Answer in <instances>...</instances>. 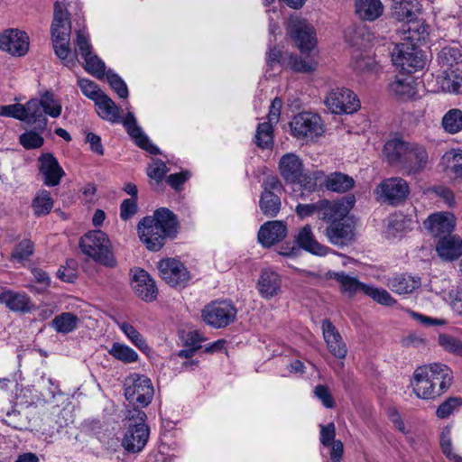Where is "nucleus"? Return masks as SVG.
I'll return each instance as SVG.
<instances>
[{
	"mask_svg": "<svg viewBox=\"0 0 462 462\" xmlns=\"http://www.w3.org/2000/svg\"><path fill=\"white\" fill-rule=\"evenodd\" d=\"M178 221L172 211L166 208L155 210L153 216L141 219L137 226L140 240L146 248L158 252L165 245L168 237L175 236Z\"/></svg>",
	"mask_w": 462,
	"mask_h": 462,
	"instance_id": "1",
	"label": "nucleus"
},
{
	"mask_svg": "<svg viewBox=\"0 0 462 462\" xmlns=\"http://www.w3.org/2000/svg\"><path fill=\"white\" fill-rule=\"evenodd\" d=\"M383 154L390 164L399 166L407 175L422 172L429 163V153L424 145L399 138L386 142Z\"/></svg>",
	"mask_w": 462,
	"mask_h": 462,
	"instance_id": "2",
	"label": "nucleus"
},
{
	"mask_svg": "<svg viewBox=\"0 0 462 462\" xmlns=\"http://www.w3.org/2000/svg\"><path fill=\"white\" fill-rule=\"evenodd\" d=\"M94 103L97 107V114L102 119L110 123L122 122L127 134L140 148L151 154L156 155L160 153L159 148L151 143L147 135L142 131V128L137 125L133 113L129 112L125 118L121 119L119 106L106 93Z\"/></svg>",
	"mask_w": 462,
	"mask_h": 462,
	"instance_id": "3",
	"label": "nucleus"
},
{
	"mask_svg": "<svg viewBox=\"0 0 462 462\" xmlns=\"http://www.w3.org/2000/svg\"><path fill=\"white\" fill-rule=\"evenodd\" d=\"M146 413L141 409H128L125 414L127 430L122 440V446L127 452L138 453L146 445L150 430L145 424Z\"/></svg>",
	"mask_w": 462,
	"mask_h": 462,
	"instance_id": "4",
	"label": "nucleus"
},
{
	"mask_svg": "<svg viewBox=\"0 0 462 462\" xmlns=\"http://www.w3.org/2000/svg\"><path fill=\"white\" fill-rule=\"evenodd\" d=\"M79 247L82 253L99 264L109 268L116 265L111 242L107 235L101 230L86 233L79 239Z\"/></svg>",
	"mask_w": 462,
	"mask_h": 462,
	"instance_id": "5",
	"label": "nucleus"
},
{
	"mask_svg": "<svg viewBox=\"0 0 462 462\" xmlns=\"http://www.w3.org/2000/svg\"><path fill=\"white\" fill-rule=\"evenodd\" d=\"M393 64L402 73L411 74L424 68L426 60L419 45L401 42L392 51Z\"/></svg>",
	"mask_w": 462,
	"mask_h": 462,
	"instance_id": "6",
	"label": "nucleus"
},
{
	"mask_svg": "<svg viewBox=\"0 0 462 462\" xmlns=\"http://www.w3.org/2000/svg\"><path fill=\"white\" fill-rule=\"evenodd\" d=\"M154 394L150 378L143 374H132L125 381V396L135 409L148 406Z\"/></svg>",
	"mask_w": 462,
	"mask_h": 462,
	"instance_id": "7",
	"label": "nucleus"
},
{
	"mask_svg": "<svg viewBox=\"0 0 462 462\" xmlns=\"http://www.w3.org/2000/svg\"><path fill=\"white\" fill-rule=\"evenodd\" d=\"M237 315V309L231 300H214L207 304L202 311V320L214 328H224L232 324Z\"/></svg>",
	"mask_w": 462,
	"mask_h": 462,
	"instance_id": "8",
	"label": "nucleus"
},
{
	"mask_svg": "<svg viewBox=\"0 0 462 462\" xmlns=\"http://www.w3.org/2000/svg\"><path fill=\"white\" fill-rule=\"evenodd\" d=\"M266 62L270 67L280 64L282 68H289L300 73H310L318 67V60L312 54L300 58L290 52H282L277 48L270 50L267 53Z\"/></svg>",
	"mask_w": 462,
	"mask_h": 462,
	"instance_id": "9",
	"label": "nucleus"
},
{
	"mask_svg": "<svg viewBox=\"0 0 462 462\" xmlns=\"http://www.w3.org/2000/svg\"><path fill=\"white\" fill-rule=\"evenodd\" d=\"M288 32L301 54L310 52L317 44L315 29L305 19L291 17Z\"/></svg>",
	"mask_w": 462,
	"mask_h": 462,
	"instance_id": "10",
	"label": "nucleus"
},
{
	"mask_svg": "<svg viewBox=\"0 0 462 462\" xmlns=\"http://www.w3.org/2000/svg\"><path fill=\"white\" fill-rule=\"evenodd\" d=\"M327 107L334 114H352L360 107L356 95L350 89L337 88L331 89L325 99Z\"/></svg>",
	"mask_w": 462,
	"mask_h": 462,
	"instance_id": "11",
	"label": "nucleus"
},
{
	"mask_svg": "<svg viewBox=\"0 0 462 462\" xmlns=\"http://www.w3.org/2000/svg\"><path fill=\"white\" fill-rule=\"evenodd\" d=\"M290 126L292 135L297 138L312 140L324 132L320 116L309 112L296 115L291 121Z\"/></svg>",
	"mask_w": 462,
	"mask_h": 462,
	"instance_id": "12",
	"label": "nucleus"
},
{
	"mask_svg": "<svg viewBox=\"0 0 462 462\" xmlns=\"http://www.w3.org/2000/svg\"><path fill=\"white\" fill-rule=\"evenodd\" d=\"M356 203V198L350 194L337 200L320 199L319 218L329 223L343 220Z\"/></svg>",
	"mask_w": 462,
	"mask_h": 462,
	"instance_id": "13",
	"label": "nucleus"
},
{
	"mask_svg": "<svg viewBox=\"0 0 462 462\" xmlns=\"http://www.w3.org/2000/svg\"><path fill=\"white\" fill-rule=\"evenodd\" d=\"M158 270L161 278L171 287H185L190 279L187 267L175 258L162 259Z\"/></svg>",
	"mask_w": 462,
	"mask_h": 462,
	"instance_id": "14",
	"label": "nucleus"
},
{
	"mask_svg": "<svg viewBox=\"0 0 462 462\" xmlns=\"http://www.w3.org/2000/svg\"><path fill=\"white\" fill-rule=\"evenodd\" d=\"M377 190L389 204L397 206L406 200L410 193V187L402 178L393 177L383 180Z\"/></svg>",
	"mask_w": 462,
	"mask_h": 462,
	"instance_id": "15",
	"label": "nucleus"
},
{
	"mask_svg": "<svg viewBox=\"0 0 462 462\" xmlns=\"http://www.w3.org/2000/svg\"><path fill=\"white\" fill-rule=\"evenodd\" d=\"M0 49L13 56H23L29 50V37L17 29L5 30L0 34Z\"/></svg>",
	"mask_w": 462,
	"mask_h": 462,
	"instance_id": "16",
	"label": "nucleus"
},
{
	"mask_svg": "<svg viewBox=\"0 0 462 462\" xmlns=\"http://www.w3.org/2000/svg\"><path fill=\"white\" fill-rule=\"evenodd\" d=\"M38 169L43 177L44 184L49 187L59 185L65 175L58 160L51 152L42 153L38 158Z\"/></svg>",
	"mask_w": 462,
	"mask_h": 462,
	"instance_id": "17",
	"label": "nucleus"
},
{
	"mask_svg": "<svg viewBox=\"0 0 462 462\" xmlns=\"http://www.w3.org/2000/svg\"><path fill=\"white\" fill-rule=\"evenodd\" d=\"M456 221L453 214L448 212H439L431 214L424 222V226L435 237L452 236Z\"/></svg>",
	"mask_w": 462,
	"mask_h": 462,
	"instance_id": "18",
	"label": "nucleus"
},
{
	"mask_svg": "<svg viewBox=\"0 0 462 462\" xmlns=\"http://www.w3.org/2000/svg\"><path fill=\"white\" fill-rule=\"evenodd\" d=\"M325 234L331 244L339 246L347 245L354 238V226L346 217L343 220L331 223Z\"/></svg>",
	"mask_w": 462,
	"mask_h": 462,
	"instance_id": "19",
	"label": "nucleus"
},
{
	"mask_svg": "<svg viewBox=\"0 0 462 462\" xmlns=\"http://www.w3.org/2000/svg\"><path fill=\"white\" fill-rule=\"evenodd\" d=\"M132 287L135 294L146 302L153 301L157 297L158 290L155 282L143 269L135 271L132 280Z\"/></svg>",
	"mask_w": 462,
	"mask_h": 462,
	"instance_id": "20",
	"label": "nucleus"
},
{
	"mask_svg": "<svg viewBox=\"0 0 462 462\" xmlns=\"http://www.w3.org/2000/svg\"><path fill=\"white\" fill-rule=\"evenodd\" d=\"M321 328L328 351L335 357L344 359L347 354V347L337 328L328 319L322 321Z\"/></svg>",
	"mask_w": 462,
	"mask_h": 462,
	"instance_id": "21",
	"label": "nucleus"
},
{
	"mask_svg": "<svg viewBox=\"0 0 462 462\" xmlns=\"http://www.w3.org/2000/svg\"><path fill=\"white\" fill-rule=\"evenodd\" d=\"M287 236V226L284 222L268 221L261 226L258 231V241L264 247H271L282 241Z\"/></svg>",
	"mask_w": 462,
	"mask_h": 462,
	"instance_id": "22",
	"label": "nucleus"
},
{
	"mask_svg": "<svg viewBox=\"0 0 462 462\" xmlns=\"http://www.w3.org/2000/svg\"><path fill=\"white\" fill-rule=\"evenodd\" d=\"M430 374V380L433 384L435 393L440 396L448 391L453 383L451 369L443 364H430L426 365Z\"/></svg>",
	"mask_w": 462,
	"mask_h": 462,
	"instance_id": "23",
	"label": "nucleus"
},
{
	"mask_svg": "<svg viewBox=\"0 0 462 462\" xmlns=\"http://www.w3.org/2000/svg\"><path fill=\"white\" fill-rule=\"evenodd\" d=\"M279 171L286 183H296L303 174V162L298 155L289 152L280 159Z\"/></svg>",
	"mask_w": 462,
	"mask_h": 462,
	"instance_id": "24",
	"label": "nucleus"
},
{
	"mask_svg": "<svg viewBox=\"0 0 462 462\" xmlns=\"http://www.w3.org/2000/svg\"><path fill=\"white\" fill-rule=\"evenodd\" d=\"M324 176L322 171L303 173L292 189V196L296 199L307 200L310 194L318 190V180Z\"/></svg>",
	"mask_w": 462,
	"mask_h": 462,
	"instance_id": "25",
	"label": "nucleus"
},
{
	"mask_svg": "<svg viewBox=\"0 0 462 462\" xmlns=\"http://www.w3.org/2000/svg\"><path fill=\"white\" fill-rule=\"evenodd\" d=\"M436 251L445 261H454L462 255V239L458 236H444L436 245Z\"/></svg>",
	"mask_w": 462,
	"mask_h": 462,
	"instance_id": "26",
	"label": "nucleus"
},
{
	"mask_svg": "<svg viewBox=\"0 0 462 462\" xmlns=\"http://www.w3.org/2000/svg\"><path fill=\"white\" fill-rule=\"evenodd\" d=\"M326 277L328 279L336 280L339 283L341 291L348 297H354L358 292L365 294V288H367L368 285L361 282L356 277L348 275L345 272L328 271L326 273Z\"/></svg>",
	"mask_w": 462,
	"mask_h": 462,
	"instance_id": "27",
	"label": "nucleus"
},
{
	"mask_svg": "<svg viewBox=\"0 0 462 462\" xmlns=\"http://www.w3.org/2000/svg\"><path fill=\"white\" fill-rule=\"evenodd\" d=\"M24 113L23 121L32 125L35 130L43 133L47 129L48 119L45 113L42 110L38 99H31L23 105Z\"/></svg>",
	"mask_w": 462,
	"mask_h": 462,
	"instance_id": "28",
	"label": "nucleus"
},
{
	"mask_svg": "<svg viewBox=\"0 0 462 462\" xmlns=\"http://www.w3.org/2000/svg\"><path fill=\"white\" fill-rule=\"evenodd\" d=\"M412 385L413 391L419 398L434 399L439 397L438 394L435 393L426 365L420 366L415 370Z\"/></svg>",
	"mask_w": 462,
	"mask_h": 462,
	"instance_id": "29",
	"label": "nucleus"
},
{
	"mask_svg": "<svg viewBox=\"0 0 462 462\" xmlns=\"http://www.w3.org/2000/svg\"><path fill=\"white\" fill-rule=\"evenodd\" d=\"M282 280L280 275L271 270L264 269L258 280V290L264 299H271L276 296L281 291Z\"/></svg>",
	"mask_w": 462,
	"mask_h": 462,
	"instance_id": "30",
	"label": "nucleus"
},
{
	"mask_svg": "<svg viewBox=\"0 0 462 462\" xmlns=\"http://www.w3.org/2000/svg\"><path fill=\"white\" fill-rule=\"evenodd\" d=\"M0 304L5 305L13 311L30 312L32 305L25 293L15 292L10 290L0 293Z\"/></svg>",
	"mask_w": 462,
	"mask_h": 462,
	"instance_id": "31",
	"label": "nucleus"
},
{
	"mask_svg": "<svg viewBox=\"0 0 462 462\" xmlns=\"http://www.w3.org/2000/svg\"><path fill=\"white\" fill-rule=\"evenodd\" d=\"M298 245L312 254L323 256L328 254V247L317 242L309 225L303 226L296 236Z\"/></svg>",
	"mask_w": 462,
	"mask_h": 462,
	"instance_id": "32",
	"label": "nucleus"
},
{
	"mask_svg": "<svg viewBox=\"0 0 462 462\" xmlns=\"http://www.w3.org/2000/svg\"><path fill=\"white\" fill-rule=\"evenodd\" d=\"M324 187L332 192L345 193L355 186V180L343 172L334 171L325 176Z\"/></svg>",
	"mask_w": 462,
	"mask_h": 462,
	"instance_id": "33",
	"label": "nucleus"
},
{
	"mask_svg": "<svg viewBox=\"0 0 462 462\" xmlns=\"http://www.w3.org/2000/svg\"><path fill=\"white\" fill-rule=\"evenodd\" d=\"M51 34H60L61 32H71L70 14L66 6L57 1L54 4L53 20L51 23Z\"/></svg>",
	"mask_w": 462,
	"mask_h": 462,
	"instance_id": "34",
	"label": "nucleus"
},
{
	"mask_svg": "<svg viewBox=\"0 0 462 462\" xmlns=\"http://www.w3.org/2000/svg\"><path fill=\"white\" fill-rule=\"evenodd\" d=\"M355 6L356 14L365 21H374L383 12L381 0H356Z\"/></svg>",
	"mask_w": 462,
	"mask_h": 462,
	"instance_id": "35",
	"label": "nucleus"
},
{
	"mask_svg": "<svg viewBox=\"0 0 462 462\" xmlns=\"http://www.w3.org/2000/svg\"><path fill=\"white\" fill-rule=\"evenodd\" d=\"M388 287L398 294L411 293L420 285V279L410 275L398 274L388 280Z\"/></svg>",
	"mask_w": 462,
	"mask_h": 462,
	"instance_id": "36",
	"label": "nucleus"
},
{
	"mask_svg": "<svg viewBox=\"0 0 462 462\" xmlns=\"http://www.w3.org/2000/svg\"><path fill=\"white\" fill-rule=\"evenodd\" d=\"M79 318L72 312H62L51 322V328L60 334H69L78 328Z\"/></svg>",
	"mask_w": 462,
	"mask_h": 462,
	"instance_id": "37",
	"label": "nucleus"
},
{
	"mask_svg": "<svg viewBox=\"0 0 462 462\" xmlns=\"http://www.w3.org/2000/svg\"><path fill=\"white\" fill-rule=\"evenodd\" d=\"M446 171L451 173L455 179L462 180V150L452 149L445 152L442 157Z\"/></svg>",
	"mask_w": 462,
	"mask_h": 462,
	"instance_id": "38",
	"label": "nucleus"
},
{
	"mask_svg": "<svg viewBox=\"0 0 462 462\" xmlns=\"http://www.w3.org/2000/svg\"><path fill=\"white\" fill-rule=\"evenodd\" d=\"M406 36L403 42L413 43L420 46L421 42H425L429 36V26L424 23L413 21L407 24L405 30Z\"/></svg>",
	"mask_w": 462,
	"mask_h": 462,
	"instance_id": "39",
	"label": "nucleus"
},
{
	"mask_svg": "<svg viewBox=\"0 0 462 462\" xmlns=\"http://www.w3.org/2000/svg\"><path fill=\"white\" fill-rule=\"evenodd\" d=\"M273 125L263 122L257 125L254 135V143L261 149H271L273 145Z\"/></svg>",
	"mask_w": 462,
	"mask_h": 462,
	"instance_id": "40",
	"label": "nucleus"
},
{
	"mask_svg": "<svg viewBox=\"0 0 462 462\" xmlns=\"http://www.w3.org/2000/svg\"><path fill=\"white\" fill-rule=\"evenodd\" d=\"M281 199L275 193L262 192L259 207L263 214L268 217H274L280 212Z\"/></svg>",
	"mask_w": 462,
	"mask_h": 462,
	"instance_id": "41",
	"label": "nucleus"
},
{
	"mask_svg": "<svg viewBox=\"0 0 462 462\" xmlns=\"http://www.w3.org/2000/svg\"><path fill=\"white\" fill-rule=\"evenodd\" d=\"M441 125L445 132L455 134L462 131V110L452 108L442 117Z\"/></svg>",
	"mask_w": 462,
	"mask_h": 462,
	"instance_id": "42",
	"label": "nucleus"
},
{
	"mask_svg": "<svg viewBox=\"0 0 462 462\" xmlns=\"http://www.w3.org/2000/svg\"><path fill=\"white\" fill-rule=\"evenodd\" d=\"M38 103L46 116L57 118L61 115L62 106L60 102L55 98L52 92L46 91L43 93L38 99Z\"/></svg>",
	"mask_w": 462,
	"mask_h": 462,
	"instance_id": "43",
	"label": "nucleus"
},
{
	"mask_svg": "<svg viewBox=\"0 0 462 462\" xmlns=\"http://www.w3.org/2000/svg\"><path fill=\"white\" fill-rule=\"evenodd\" d=\"M53 207V199L50 191L41 190L32 199V208L37 217L49 214Z\"/></svg>",
	"mask_w": 462,
	"mask_h": 462,
	"instance_id": "44",
	"label": "nucleus"
},
{
	"mask_svg": "<svg viewBox=\"0 0 462 462\" xmlns=\"http://www.w3.org/2000/svg\"><path fill=\"white\" fill-rule=\"evenodd\" d=\"M414 81L411 78L396 79L391 84L392 91L402 99H408L416 95Z\"/></svg>",
	"mask_w": 462,
	"mask_h": 462,
	"instance_id": "45",
	"label": "nucleus"
},
{
	"mask_svg": "<svg viewBox=\"0 0 462 462\" xmlns=\"http://www.w3.org/2000/svg\"><path fill=\"white\" fill-rule=\"evenodd\" d=\"M69 37L70 34H68V32H61L60 34H51L54 52L58 58L64 61L65 65H67V62L65 60L70 53Z\"/></svg>",
	"mask_w": 462,
	"mask_h": 462,
	"instance_id": "46",
	"label": "nucleus"
},
{
	"mask_svg": "<svg viewBox=\"0 0 462 462\" xmlns=\"http://www.w3.org/2000/svg\"><path fill=\"white\" fill-rule=\"evenodd\" d=\"M85 60L84 69L93 76H95L98 79H103L105 78L106 72V65L104 61L99 59L96 54L92 52L89 55H86L82 57Z\"/></svg>",
	"mask_w": 462,
	"mask_h": 462,
	"instance_id": "47",
	"label": "nucleus"
},
{
	"mask_svg": "<svg viewBox=\"0 0 462 462\" xmlns=\"http://www.w3.org/2000/svg\"><path fill=\"white\" fill-rule=\"evenodd\" d=\"M108 353L124 363H133L138 359V354L133 348L117 342L112 345Z\"/></svg>",
	"mask_w": 462,
	"mask_h": 462,
	"instance_id": "48",
	"label": "nucleus"
},
{
	"mask_svg": "<svg viewBox=\"0 0 462 462\" xmlns=\"http://www.w3.org/2000/svg\"><path fill=\"white\" fill-rule=\"evenodd\" d=\"M439 62L448 67L462 61V50L459 46H446L439 54Z\"/></svg>",
	"mask_w": 462,
	"mask_h": 462,
	"instance_id": "49",
	"label": "nucleus"
},
{
	"mask_svg": "<svg viewBox=\"0 0 462 462\" xmlns=\"http://www.w3.org/2000/svg\"><path fill=\"white\" fill-rule=\"evenodd\" d=\"M119 328L131 340V342L141 351L146 352L150 349L143 337L136 330L134 326L127 322H122L119 324Z\"/></svg>",
	"mask_w": 462,
	"mask_h": 462,
	"instance_id": "50",
	"label": "nucleus"
},
{
	"mask_svg": "<svg viewBox=\"0 0 462 462\" xmlns=\"http://www.w3.org/2000/svg\"><path fill=\"white\" fill-rule=\"evenodd\" d=\"M42 133L38 132L34 128L26 131L19 136V142L22 146L27 150L37 149L43 145L44 139L41 135Z\"/></svg>",
	"mask_w": 462,
	"mask_h": 462,
	"instance_id": "51",
	"label": "nucleus"
},
{
	"mask_svg": "<svg viewBox=\"0 0 462 462\" xmlns=\"http://www.w3.org/2000/svg\"><path fill=\"white\" fill-rule=\"evenodd\" d=\"M78 86L82 94L94 102L105 94L96 82L88 79L79 78Z\"/></svg>",
	"mask_w": 462,
	"mask_h": 462,
	"instance_id": "52",
	"label": "nucleus"
},
{
	"mask_svg": "<svg viewBox=\"0 0 462 462\" xmlns=\"http://www.w3.org/2000/svg\"><path fill=\"white\" fill-rule=\"evenodd\" d=\"M365 295L371 297L374 301L382 305L392 306L395 303V300L391 294L382 288H375L367 285V288H365Z\"/></svg>",
	"mask_w": 462,
	"mask_h": 462,
	"instance_id": "53",
	"label": "nucleus"
},
{
	"mask_svg": "<svg viewBox=\"0 0 462 462\" xmlns=\"http://www.w3.org/2000/svg\"><path fill=\"white\" fill-rule=\"evenodd\" d=\"M395 14L400 21H407L408 23L413 22L417 18L414 5L410 1H400L395 6Z\"/></svg>",
	"mask_w": 462,
	"mask_h": 462,
	"instance_id": "54",
	"label": "nucleus"
},
{
	"mask_svg": "<svg viewBox=\"0 0 462 462\" xmlns=\"http://www.w3.org/2000/svg\"><path fill=\"white\" fill-rule=\"evenodd\" d=\"M33 243L30 239L25 238L16 245L11 257L18 262H23L29 259V257L33 254Z\"/></svg>",
	"mask_w": 462,
	"mask_h": 462,
	"instance_id": "55",
	"label": "nucleus"
},
{
	"mask_svg": "<svg viewBox=\"0 0 462 462\" xmlns=\"http://www.w3.org/2000/svg\"><path fill=\"white\" fill-rule=\"evenodd\" d=\"M110 87L116 92L119 97L126 98L128 97V88L125 81L115 73L112 69H108L105 74Z\"/></svg>",
	"mask_w": 462,
	"mask_h": 462,
	"instance_id": "56",
	"label": "nucleus"
},
{
	"mask_svg": "<svg viewBox=\"0 0 462 462\" xmlns=\"http://www.w3.org/2000/svg\"><path fill=\"white\" fill-rule=\"evenodd\" d=\"M450 434L451 430L448 427L443 429L440 435L441 450L448 458L453 459L455 462H462V457L454 454L452 451Z\"/></svg>",
	"mask_w": 462,
	"mask_h": 462,
	"instance_id": "57",
	"label": "nucleus"
},
{
	"mask_svg": "<svg viewBox=\"0 0 462 462\" xmlns=\"http://www.w3.org/2000/svg\"><path fill=\"white\" fill-rule=\"evenodd\" d=\"M439 344L450 353L462 356V342L450 335L440 334L439 336Z\"/></svg>",
	"mask_w": 462,
	"mask_h": 462,
	"instance_id": "58",
	"label": "nucleus"
},
{
	"mask_svg": "<svg viewBox=\"0 0 462 462\" xmlns=\"http://www.w3.org/2000/svg\"><path fill=\"white\" fill-rule=\"evenodd\" d=\"M461 404L462 399L460 397H449L438 407L436 415L440 419H446Z\"/></svg>",
	"mask_w": 462,
	"mask_h": 462,
	"instance_id": "59",
	"label": "nucleus"
},
{
	"mask_svg": "<svg viewBox=\"0 0 462 462\" xmlns=\"http://www.w3.org/2000/svg\"><path fill=\"white\" fill-rule=\"evenodd\" d=\"M76 52L78 55H80L81 58L89 55L92 52V46L89 42L88 36L85 33L84 31L79 30L76 32Z\"/></svg>",
	"mask_w": 462,
	"mask_h": 462,
	"instance_id": "60",
	"label": "nucleus"
},
{
	"mask_svg": "<svg viewBox=\"0 0 462 462\" xmlns=\"http://www.w3.org/2000/svg\"><path fill=\"white\" fill-rule=\"evenodd\" d=\"M351 66L358 73H365L374 69V60L369 56L354 57Z\"/></svg>",
	"mask_w": 462,
	"mask_h": 462,
	"instance_id": "61",
	"label": "nucleus"
},
{
	"mask_svg": "<svg viewBox=\"0 0 462 462\" xmlns=\"http://www.w3.org/2000/svg\"><path fill=\"white\" fill-rule=\"evenodd\" d=\"M314 395L322 402L324 407L331 409L335 406L334 398L327 385L318 384L314 389Z\"/></svg>",
	"mask_w": 462,
	"mask_h": 462,
	"instance_id": "62",
	"label": "nucleus"
},
{
	"mask_svg": "<svg viewBox=\"0 0 462 462\" xmlns=\"http://www.w3.org/2000/svg\"><path fill=\"white\" fill-rule=\"evenodd\" d=\"M24 107L22 104H13L8 106H0V116L14 117L23 121Z\"/></svg>",
	"mask_w": 462,
	"mask_h": 462,
	"instance_id": "63",
	"label": "nucleus"
},
{
	"mask_svg": "<svg viewBox=\"0 0 462 462\" xmlns=\"http://www.w3.org/2000/svg\"><path fill=\"white\" fill-rule=\"evenodd\" d=\"M138 207L135 199H125L120 205V217L123 220L132 218L137 212Z\"/></svg>",
	"mask_w": 462,
	"mask_h": 462,
	"instance_id": "64",
	"label": "nucleus"
}]
</instances>
